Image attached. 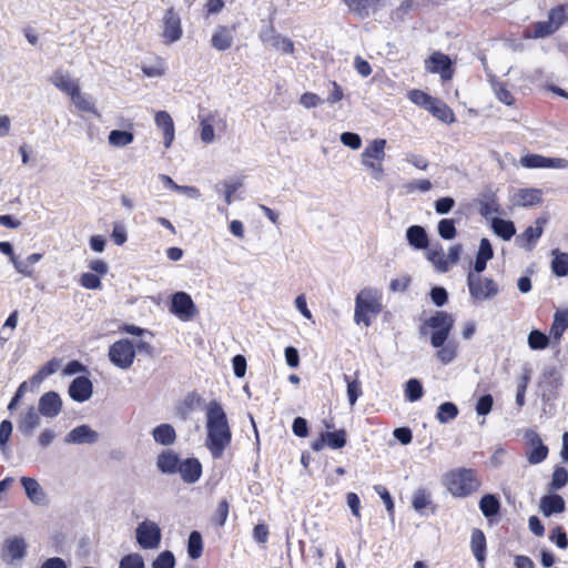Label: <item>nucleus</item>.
<instances>
[{"label": "nucleus", "instance_id": "24", "mask_svg": "<svg viewBox=\"0 0 568 568\" xmlns=\"http://www.w3.org/2000/svg\"><path fill=\"white\" fill-rule=\"evenodd\" d=\"M180 458L176 453L171 449L163 450L156 458V467L163 474H175L180 466Z\"/></svg>", "mask_w": 568, "mask_h": 568}, {"label": "nucleus", "instance_id": "17", "mask_svg": "<svg viewBox=\"0 0 568 568\" xmlns=\"http://www.w3.org/2000/svg\"><path fill=\"white\" fill-rule=\"evenodd\" d=\"M520 163L525 168L537 169V168H556L565 169L568 165V161L560 158H545L539 154H528L520 159Z\"/></svg>", "mask_w": 568, "mask_h": 568}, {"label": "nucleus", "instance_id": "6", "mask_svg": "<svg viewBox=\"0 0 568 568\" xmlns=\"http://www.w3.org/2000/svg\"><path fill=\"white\" fill-rule=\"evenodd\" d=\"M135 358V347L128 338H122L113 343L109 348L110 362L121 368L129 369Z\"/></svg>", "mask_w": 568, "mask_h": 568}, {"label": "nucleus", "instance_id": "55", "mask_svg": "<svg viewBox=\"0 0 568 568\" xmlns=\"http://www.w3.org/2000/svg\"><path fill=\"white\" fill-rule=\"evenodd\" d=\"M344 381L347 384V397L351 406H354L362 395L361 383L357 379L352 381L348 375H344Z\"/></svg>", "mask_w": 568, "mask_h": 568}, {"label": "nucleus", "instance_id": "52", "mask_svg": "<svg viewBox=\"0 0 568 568\" xmlns=\"http://www.w3.org/2000/svg\"><path fill=\"white\" fill-rule=\"evenodd\" d=\"M437 231L443 240H453L457 234L455 221L452 219L440 220L437 225Z\"/></svg>", "mask_w": 568, "mask_h": 568}, {"label": "nucleus", "instance_id": "58", "mask_svg": "<svg viewBox=\"0 0 568 568\" xmlns=\"http://www.w3.org/2000/svg\"><path fill=\"white\" fill-rule=\"evenodd\" d=\"M568 483V471L566 468L558 466L552 473V478L550 483V489L558 490L562 488Z\"/></svg>", "mask_w": 568, "mask_h": 568}, {"label": "nucleus", "instance_id": "13", "mask_svg": "<svg viewBox=\"0 0 568 568\" xmlns=\"http://www.w3.org/2000/svg\"><path fill=\"white\" fill-rule=\"evenodd\" d=\"M425 68L428 72L439 73L444 81L450 80L453 77L452 61L448 55L440 52H434L425 61Z\"/></svg>", "mask_w": 568, "mask_h": 568}, {"label": "nucleus", "instance_id": "33", "mask_svg": "<svg viewBox=\"0 0 568 568\" xmlns=\"http://www.w3.org/2000/svg\"><path fill=\"white\" fill-rule=\"evenodd\" d=\"M470 547L477 561L483 564L486 559V537L480 529H473Z\"/></svg>", "mask_w": 568, "mask_h": 568}, {"label": "nucleus", "instance_id": "8", "mask_svg": "<svg viewBox=\"0 0 568 568\" xmlns=\"http://www.w3.org/2000/svg\"><path fill=\"white\" fill-rule=\"evenodd\" d=\"M28 544L21 536H12L4 540L1 548V559L7 564L22 560L27 556Z\"/></svg>", "mask_w": 568, "mask_h": 568}, {"label": "nucleus", "instance_id": "29", "mask_svg": "<svg viewBox=\"0 0 568 568\" xmlns=\"http://www.w3.org/2000/svg\"><path fill=\"white\" fill-rule=\"evenodd\" d=\"M544 219H538L536 221V226H529L525 230V232L517 237V242L525 241V244H521L525 246L527 251H531L534 248L535 242L541 236L542 234V225L545 224Z\"/></svg>", "mask_w": 568, "mask_h": 568}, {"label": "nucleus", "instance_id": "61", "mask_svg": "<svg viewBox=\"0 0 568 568\" xmlns=\"http://www.w3.org/2000/svg\"><path fill=\"white\" fill-rule=\"evenodd\" d=\"M12 423L9 419H4L0 423V449L4 453L7 444L12 434Z\"/></svg>", "mask_w": 568, "mask_h": 568}, {"label": "nucleus", "instance_id": "37", "mask_svg": "<svg viewBox=\"0 0 568 568\" xmlns=\"http://www.w3.org/2000/svg\"><path fill=\"white\" fill-rule=\"evenodd\" d=\"M568 328V310L557 311L550 327V335L559 341L564 332Z\"/></svg>", "mask_w": 568, "mask_h": 568}, {"label": "nucleus", "instance_id": "47", "mask_svg": "<svg viewBox=\"0 0 568 568\" xmlns=\"http://www.w3.org/2000/svg\"><path fill=\"white\" fill-rule=\"evenodd\" d=\"M405 397L409 402H416L424 395V388L422 383L417 378H410L405 385Z\"/></svg>", "mask_w": 568, "mask_h": 568}, {"label": "nucleus", "instance_id": "19", "mask_svg": "<svg viewBox=\"0 0 568 568\" xmlns=\"http://www.w3.org/2000/svg\"><path fill=\"white\" fill-rule=\"evenodd\" d=\"M178 473L184 483L194 484L202 476V465L197 458H186L181 460Z\"/></svg>", "mask_w": 568, "mask_h": 568}, {"label": "nucleus", "instance_id": "62", "mask_svg": "<svg viewBox=\"0 0 568 568\" xmlns=\"http://www.w3.org/2000/svg\"><path fill=\"white\" fill-rule=\"evenodd\" d=\"M494 91L500 102L505 103L506 105H511L514 103V97L504 83H495Z\"/></svg>", "mask_w": 568, "mask_h": 568}, {"label": "nucleus", "instance_id": "3", "mask_svg": "<svg viewBox=\"0 0 568 568\" xmlns=\"http://www.w3.org/2000/svg\"><path fill=\"white\" fill-rule=\"evenodd\" d=\"M381 311L382 305L374 291L365 288L357 294L354 313L357 324L363 323L365 326H369L372 324L371 315H377Z\"/></svg>", "mask_w": 568, "mask_h": 568}, {"label": "nucleus", "instance_id": "41", "mask_svg": "<svg viewBox=\"0 0 568 568\" xmlns=\"http://www.w3.org/2000/svg\"><path fill=\"white\" fill-rule=\"evenodd\" d=\"M548 20L556 31L568 21V3L559 4L548 12Z\"/></svg>", "mask_w": 568, "mask_h": 568}, {"label": "nucleus", "instance_id": "14", "mask_svg": "<svg viewBox=\"0 0 568 568\" xmlns=\"http://www.w3.org/2000/svg\"><path fill=\"white\" fill-rule=\"evenodd\" d=\"M100 439L98 432L92 429L89 425H79L70 430L65 437V444L83 445V444H95Z\"/></svg>", "mask_w": 568, "mask_h": 568}, {"label": "nucleus", "instance_id": "35", "mask_svg": "<svg viewBox=\"0 0 568 568\" xmlns=\"http://www.w3.org/2000/svg\"><path fill=\"white\" fill-rule=\"evenodd\" d=\"M491 229L504 241H509L516 233L514 222L500 217L491 219Z\"/></svg>", "mask_w": 568, "mask_h": 568}, {"label": "nucleus", "instance_id": "57", "mask_svg": "<svg viewBox=\"0 0 568 568\" xmlns=\"http://www.w3.org/2000/svg\"><path fill=\"white\" fill-rule=\"evenodd\" d=\"M175 557L172 551H162L152 562V568H174Z\"/></svg>", "mask_w": 568, "mask_h": 568}, {"label": "nucleus", "instance_id": "64", "mask_svg": "<svg viewBox=\"0 0 568 568\" xmlns=\"http://www.w3.org/2000/svg\"><path fill=\"white\" fill-rule=\"evenodd\" d=\"M341 142L351 148L352 150H358L362 146V139L357 133L344 132L341 134Z\"/></svg>", "mask_w": 568, "mask_h": 568}, {"label": "nucleus", "instance_id": "50", "mask_svg": "<svg viewBox=\"0 0 568 568\" xmlns=\"http://www.w3.org/2000/svg\"><path fill=\"white\" fill-rule=\"evenodd\" d=\"M439 349L436 353V357L444 364L447 365L452 363L457 356V345L453 342L444 344L438 347Z\"/></svg>", "mask_w": 568, "mask_h": 568}, {"label": "nucleus", "instance_id": "20", "mask_svg": "<svg viewBox=\"0 0 568 568\" xmlns=\"http://www.w3.org/2000/svg\"><path fill=\"white\" fill-rule=\"evenodd\" d=\"M20 483L29 500L36 505H44L47 495L37 479L31 477H21Z\"/></svg>", "mask_w": 568, "mask_h": 568}, {"label": "nucleus", "instance_id": "22", "mask_svg": "<svg viewBox=\"0 0 568 568\" xmlns=\"http://www.w3.org/2000/svg\"><path fill=\"white\" fill-rule=\"evenodd\" d=\"M494 257V250L488 239H481L473 268L468 273L481 274L487 262Z\"/></svg>", "mask_w": 568, "mask_h": 568}, {"label": "nucleus", "instance_id": "4", "mask_svg": "<svg viewBox=\"0 0 568 568\" xmlns=\"http://www.w3.org/2000/svg\"><path fill=\"white\" fill-rule=\"evenodd\" d=\"M467 286L474 303L493 300L499 293L498 284L493 278L483 277L481 274L468 273Z\"/></svg>", "mask_w": 568, "mask_h": 568}, {"label": "nucleus", "instance_id": "48", "mask_svg": "<svg viewBox=\"0 0 568 568\" xmlns=\"http://www.w3.org/2000/svg\"><path fill=\"white\" fill-rule=\"evenodd\" d=\"M458 415L457 406L452 402H446L439 405L436 418L439 423L445 424L456 418Z\"/></svg>", "mask_w": 568, "mask_h": 568}, {"label": "nucleus", "instance_id": "32", "mask_svg": "<svg viewBox=\"0 0 568 568\" xmlns=\"http://www.w3.org/2000/svg\"><path fill=\"white\" fill-rule=\"evenodd\" d=\"M540 508L545 516L560 514L565 510V500L560 495L557 494L545 496L541 499Z\"/></svg>", "mask_w": 568, "mask_h": 568}, {"label": "nucleus", "instance_id": "63", "mask_svg": "<svg viewBox=\"0 0 568 568\" xmlns=\"http://www.w3.org/2000/svg\"><path fill=\"white\" fill-rule=\"evenodd\" d=\"M494 404V398L490 394L483 395L476 404V412L480 416H486L490 413Z\"/></svg>", "mask_w": 568, "mask_h": 568}, {"label": "nucleus", "instance_id": "39", "mask_svg": "<svg viewBox=\"0 0 568 568\" xmlns=\"http://www.w3.org/2000/svg\"><path fill=\"white\" fill-rule=\"evenodd\" d=\"M554 260L551 261V270L557 276L568 275V254L559 252L558 248L551 251Z\"/></svg>", "mask_w": 568, "mask_h": 568}, {"label": "nucleus", "instance_id": "21", "mask_svg": "<svg viewBox=\"0 0 568 568\" xmlns=\"http://www.w3.org/2000/svg\"><path fill=\"white\" fill-rule=\"evenodd\" d=\"M154 121L156 126L163 131L164 146L170 148L175 136L172 116L166 111H158Z\"/></svg>", "mask_w": 568, "mask_h": 568}, {"label": "nucleus", "instance_id": "12", "mask_svg": "<svg viewBox=\"0 0 568 568\" xmlns=\"http://www.w3.org/2000/svg\"><path fill=\"white\" fill-rule=\"evenodd\" d=\"M165 43L176 42L182 37L181 18L173 8L166 10L163 18V32Z\"/></svg>", "mask_w": 568, "mask_h": 568}, {"label": "nucleus", "instance_id": "9", "mask_svg": "<svg viewBox=\"0 0 568 568\" xmlns=\"http://www.w3.org/2000/svg\"><path fill=\"white\" fill-rule=\"evenodd\" d=\"M560 386L561 377L556 367L544 368L539 381L542 399L548 402L555 398Z\"/></svg>", "mask_w": 568, "mask_h": 568}, {"label": "nucleus", "instance_id": "26", "mask_svg": "<svg viewBox=\"0 0 568 568\" xmlns=\"http://www.w3.org/2000/svg\"><path fill=\"white\" fill-rule=\"evenodd\" d=\"M426 256L437 272L446 273L449 271V261H446L443 246L439 243L432 245L428 248Z\"/></svg>", "mask_w": 568, "mask_h": 568}, {"label": "nucleus", "instance_id": "45", "mask_svg": "<svg viewBox=\"0 0 568 568\" xmlns=\"http://www.w3.org/2000/svg\"><path fill=\"white\" fill-rule=\"evenodd\" d=\"M202 550H203L202 536H201V534L199 531L193 530L189 535V539H187V554H189V557L191 559L195 560V559L201 557Z\"/></svg>", "mask_w": 568, "mask_h": 568}, {"label": "nucleus", "instance_id": "46", "mask_svg": "<svg viewBox=\"0 0 568 568\" xmlns=\"http://www.w3.org/2000/svg\"><path fill=\"white\" fill-rule=\"evenodd\" d=\"M549 342V337L539 329H532L527 338L528 346L534 351L547 348Z\"/></svg>", "mask_w": 568, "mask_h": 568}, {"label": "nucleus", "instance_id": "5", "mask_svg": "<svg viewBox=\"0 0 568 568\" xmlns=\"http://www.w3.org/2000/svg\"><path fill=\"white\" fill-rule=\"evenodd\" d=\"M424 326L434 329L430 336V344L433 347L438 348L446 343L454 327V318L446 312L437 311L425 321Z\"/></svg>", "mask_w": 568, "mask_h": 568}, {"label": "nucleus", "instance_id": "31", "mask_svg": "<svg viewBox=\"0 0 568 568\" xmlns=\"http://www.w3.org/2000/svg\"><path fill=\"white\" fill-rule=\"evenodd\" d=\"M556 32L549 20L539 21L530 24L524 32L525 39H540L546 38Z\"/></svg>", "mask_w": 568, "mask_h": 568}, {"label": "nucleus", "instance_id": "51", "mask_svg": "<svg viewBox=\"0 0 568 568\" xmlns=\"http://www.w3.org/2000/svg\"><path fill=\"white\" fill-rule=\"evenodd\" d=\"M408 99L416 105L428 110L430 108V104L433 103L434 98L429 94L425 93L422 90L414 89L408 91Z\"/></svg>", "mask_w": 568, "mask_h": 568}, {"label": "nucleus", "instance_id": "23", "mask_svg": "<svg viewBox=\"0 0 568 568\" xmlns=\"http://www.w3.org/2000/svg\"><path fill=\"white\" fill-rule=\"evenodd\" d=\"M234 40V28L230 29L225 26H219L211 39V45L219 50L225 51L230 49Z\"/></svg>", "mask_w": 568, "mask_h": 568}, {"label": "nucleus", "instance_id": "25", "mask_svg": "<svg viewBox=\"0 0 568 568\" xmlns=\"http://www.w3.org/2000/svg\"><path fill=\"white\" fill-rule=\"evenodd\" d=\"M408 244L416 250H426L429 245L426 230L420 225H412L406 230Z\"/></svg>", "mask_w": 568, "mask_h": 568}, {"label": "nucleus", "instance_id": "28", "mask_svg": "<svg viewBox=\"0 0 568 568\" xmlns=\"http://www.w3.org/2000/svg\"><path fill=\"white\" fill-rule=\"evenodd\" d=\"M50 82L57 89L70 95V98L79 89V84L62 71L53 72V74L50 77Z\"/></svg>", "mask_w": 568, "mask_h": 568}, {"label": "nucleus", "instance_id": "56", "mask_svg": "<svg viewBox=\"0 0 568 568\" xmlns=\"http://www.w3.org/2000/svg\"><path fill=\"white\" fill-rule=\"evenodd\" d=\"M144 560L143 557L138 554H129L122 557V559L119 562V568H144Z\"/></svg>", "mask_w": 568, "mask_h": 568}, {"label": "nucleus", "instance_id": "59", "mask_svg": "<svg viewBox=\"0 0 568 568\" xmlns=\"http://www.w3.org/2000/svg\"><path fill=\"white\" fill-rule=\"evenodd\" d=\"M382 0H361L356 14L359 18H367L372 12H376Z\"/></svg>", "mask_w": 568, "mask_h": 568}, {"label": "nucleus", "instance_id": "40", "mask_svg": "<svg viewBox=\"0 0 568 568\" xmlns=\"http://www.w3.org/2000/svg\"><path fill=\"white\" fill-rule=\"evenodd\" d=\"M541 201V192L537 189H521L517 194V204L521 206H531Z\"/></svg>", "mask_w": 568, "mask_h": 568}, {"label": "nucleus", "instance_id": "42", "mask_svg": "<svg viewBox=\"0 0 568 568\" xmlns=\"http://www.w3.org/2000/svg\"><path fill=\"white\" fill-rule=\"evenodd\" d=\"M480 214L488 219L493 214H501V207L495 196V194L485 195L484 200L480 201Z\"/></svg>", "mask_w": 568, "mask_h": 568}, {"label": "nucleus", "instance_id": "43", "mask_svg": "<svg viewBox=\"0 0 568 568\" xmlns=\"http://www.w3.org/2000/svg\"><path fill=\"white\" fill-rule=\"evenodd\" d=\"M108 140L112 146L122 148L133 142L134 134L125 130H112L109 133Z\"/></svg>", "mask_w": 568, "mask_h": 568}, {"label": "nucleus", "instance_id": "53", "mask_svg": "<svg viewBox=\"0 0 568 568\" xmlns=\"http://www.w3.org/2000/svg\"><path fill=\"white\" fill-rule=\"evenodd\" d=\"M270 45L285 54L294 53V42L281 33H277V36L273 38V41L270 43Z\"/></svg>", "mask_w": 568, "mask_h": 568}, {"label": "nucleus", "instance_id": "34", "mask_svg": "<svg viewBox=\"0 0 568 568\" xmlns=\"http://www.w3.org/2000/svg\"><path fill=\"white\" fill-rule=\"evenodd\" d=\"M71 101L78 110L99 115L92 97L88 93H82L80 88L72 94Z\"/></svg>", "mask_w": 568, "mask_h": 568}, {"label": "nucleus", "instance_id": "38", "mask_svg": "<svg viewBox=\"0 0 568 568\" xmlns=\"http://www.w3.org/2000/svg\"><path fill=\"white\" fill-rule=\"evenodd\" d=\"M479 509L486 518L496 516L500 510V503L493 494H486L479 501Z\"/></svg>", "mask_w": 568, "mask_h": 568}, {"label": "nucleus", "instance_id": "36", "mask_svg": "<svg viewBox=\"0 0 568 568\" xmlns=\"http://www.w3.org/2000/svg\"><path fill=\"white\" fill-rule=\"evenodd\" d=\"M242 186V182L239 180H226L214 185V190L217 194L224 196L226 205L232 204L233 194Z\"/></svg>", "mask_w": 568, "mask_h": 568}, {"label": "nucleus", "instance_id": "49", "mask_svg": "<svg viewBox=\"0 0 568 568\" xmlns=\"http://www.w3.org/2000/svg\"><path fill=\"white\" fill-rule=\"evenodd\" d=\"M326 445L332 449H341L346 445V432L344 429L323 433Z\"/></svg>", "mask_w": 568, "mask_h": 568}, {"label": "nucleus", "instance_id": "1", "mask_svg": "<svg viewBox=\"0 0 568 568\" xmlns=\"http://www.w3.org/2000/svg\"><path fill=\"white\" fill-rule=\"evenodd\" d=\"M231 442L232 432L226 414L220 403L212 400L206 409L205 446L214 459H220Z\"/></svg>", "mask_w": 568, "mask_h": 568}, {"label": "nucleus", "instance_id": "15", "mask_svg": "<svg viewBox=\"0 0 568 568\" xmlns=\"http://www.w3.org/2000/svg\"><path fill=\"white\" fill-rule=\"evenodd\" d=\"M38 413L48 418L57 417L62 409V399L57 392H47L39 398Z\"/></svg>", "mask_w": 568, "mask_h": 568}, {"label": "nucleus", "instance_id": "44", "mask_svg": "<svg viewBox=\"0 0 568 568\" xmlns=\"http://www.w3.org/2000/svg\"><path fill=\"white\" fill-rule=\"evenodd\" d=\"M435 118L443 122H452L454 120L453 111L443 102L434 99L428 110Z\"/></svg>", "mask_w": 568, "mask_h": 568}, {"label": "nucleus", "instance_id": "18", "mask_svg": "<svg viewBox=\"0 0 568 568\" xmlns=\"http://www.w3.org/2000/svg\"><path fill=\"white\" fill-rule=\"evenodd\" d=\"M68 393L74 402L83 403L92 396V382L85 376H78L70 383Z\"/></svg>", "mask_w": 568, "mask_h": 568}, {"label": "nucleus", "instance_id": "11", "mask_svg": "<svg viewBox=\"0 0 568 568\" xmlns=\"http://www.w3.org/2000/svg\"><path fill=\"white\" fill-rule=\"evenodd\" d=\"M171 312L183 321L193 318L196 307L191 296L185 292H176L172 295Z\"/></svg>", "mask_w": 568, "mask_h": 568}, {"label": "nucleus", "instance_id": "60", "mask_svg": "<svg viewBox=\"0 0 568 568\" xmlns=\"http://www.w3.org/2000/svg\"><path fill=\"white\" fill-rule=\"evenodd\" d=\"M430 504V494L425 489H418L413 497V508L416 511H422Z\"/></svg>", "mask_w": 568, "mask_h": 568}, {"label": "nucleus", "instance_id": "2", "mask_svg": "<svg viewBox=\"0 0 568 568\" xmlns=\"http://www.w3.org/2000/svg\"><path fill=\"white\" fill-rule=\"evenodd\" d=\"M444 484L455 497H466L480 486L475 470L470 468H458L447 473L444 477Z\"/></svg>", "mask_w": 568, "mask_h": 568}, {"label": "nucleus", "instance_id": "54", "mask_svg": "<svg viewBox=\"0 0 568 568\" xmlns=\"http://www.w3.org/2000/svg\"><path fill=\"white\" fill-rule=\"evenodd\" d=\"M433 185L429 180H415L403 184L402 191L404 194L408 195L414 193L415 191L426 193L430 191Z\"/></svg>", "mask_w": 568, "mask_h": 568}, {"label": "nucleus", "instance_id": "16", "mask_svg": "<svg viewBox=\"0 0 568 568\" xmlns=\"http://www.w3.org/2000/svg\"><path fill=\"white\" fill-rule=\"evenodd\" d=\"M40 424V414L33 406H30L27 410L20 414L17 422V428L24 437H31Z\"/></svg>", "mask_w": 568, "mask_h": 568}, {"label": "nucleus", "instance_id": "30", "mask_svg": "<svg viewBox=\"0 0 568 568\" xmlns=\"http://www.w3.org/2000/svg\"><path fill=\"white\" fill-rule=\"evenodd\" d=\"M152 436L155 443L163 445V446H170L173 445L176 440V433L172 425L170 424H161L156 426L152 430Z\"/></svg>", "mask_w": 568, "mask_h": 568}, {"label": "nucleus", "instance_id": "10", "mask_svg": "<svg viewBox=\"0 0 568 568\" xmlns=\"http://www.w3.org/2000/svg\"><path fill=\"white\" fill-rule=\"evenodd\" d=\"M524 437L529 444V449L526 453L528 463L536 465L544 462L548 455V447L542 443L537 432L527 429Z\"/></svg>", "mask_w": 568, "mask_h": 568}, {"label": "nucleus", "instance_id": "7", "mask_svg": "<svg viewBox=\"0 0 568 568\" xmlns=\"http://www.w3.org/2000/svg\"><path fill=\"white\" fill-rule=\"evenodd\" d=\"M135 538L141 548L155 549L161 542V529L156 523L143 520L135 529Z\"/></svg>", "mask_w": 568, "mask_h": 568}, {"label": "nucleus", "instance_id": "27", "mask_svg": "<svg viewBox=\"0 0 568 568\" xmlns=\"http://www.w3.org/2000/svg\"><path fill=\"white\" fill-rule=\"evenodd\" d=\"M386 140L375 139L373 140L362 153V162L366 161H378L383 162L385 158Z\"/></svg>", "mask_w": 568, "mask_h": 568}]
</instances>
